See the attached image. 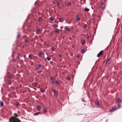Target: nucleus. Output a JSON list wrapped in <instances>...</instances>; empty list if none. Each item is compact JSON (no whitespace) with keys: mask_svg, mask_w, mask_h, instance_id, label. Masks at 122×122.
Segmentation results:
<instances>
[{"mask_svg":"<svg viewBox=\"0 0 122 122\" xmlns=\"http://www.w3.org/2000/svg\"><path fill=\"white\" fill-rule=\"evenodd\" d=\"M9 122H20V121L17 118H15L14 116L11 117L9 119Z\"/></svg>","mask_w":122,"mask_h":122,"instance_id":"1","label":"nucleus"},{"mask_svg":"<svg viewBox=\"0 0 122 122\" xmlns=\"http://www.w3.org/2000/svg\"><path fill=\"white\" fill-rule=\"evenodd\" d=\"M122 106L120 105H118V107L117 108H112L111 110V112H112L114 110H116L118 108H120L122 107Z\"/></svg>","mask_w":122,"mask_h":122,"instance_id":"2","label":"nucleus"},{"mask_svg":"<svg viewBox=\"0 0 122 122\" xmlns=\"http://www.w3.org/2000/svg\"><path fill=\"white\" fill-rule=\"evenodd\" d=\"M103 53V51H101L98 53L97 54V56L98 57H100L102 55Z\"/></svg>","mask_w":122,"mask_h":122,"instance_id":"3","label":"nucleus"},{"mask_svg":"<svg viewBox=\"0 0 122 122\" xmlns=\"http://www.w3.org/2000/svg\"><path fill=\"white\" fill-rule=\"evenodd\" d=\"M101 9H104L105 7V6L104 4L103 3V2H101Z\"/></svg>","mask_w":122,"mask_h":122,"instance_id":"4","label":"nucleus"},{"mask_svg":"<svg viewBox=\"0 0 122 122\" xmlns=\"http://www.w3.org/2000/svg\"><path fill=\"white\" fill-rule=\"evenodd\" d=\"M52 90L55 96H56L58 95L57 92L55 90L53 89Z\"/></svg>","mask_w":122,"mask_h":122,"instance_id":"5","label":"nucleus"},{"mask_svg":"<svg viewBox=\"0 0 122 122\" xmlns=\"http://www.w3.org/2000/svg\"><path fill=\"white\" fill-rule=\"evenodd\" d=\"M41 65L38 64L36 66V68L37 69H39V68H41Z\"/></svg>","mask_w":122,"mask_h":122,"instance_id":"6","label":"nucleus"},{"mask_svg":"<svg viewBox=\"0 0 122 122\" xmlns=\"http://www.w3.org/2000/svg\"><path fill=\"white\" fill-rule=\"evenodd\" d=\"M57 47L56 46H55L51 48V51H55V50L56 48Z\"/></svg>","mask_w":122,"mask_h":122,"instance_id":"7","label":"nucleus"},{"mask_svg":"<svg viewBox=\"0 0 122 122\" xmlns=\"http://www.w3.org/2000/svg\"><path fill=\"white\" fill-rule=\"evenodd\" d=\"M40 32V30L39 29H37L36 31V34H39Z\"/></svg>","mask_w":122,"mask_h":122,"instance_id":"8","label":"nucleus"},{"mask_svg":"<svg viewBox=\"0 0 122 122\" xmlns=\"http://www.w3.org/2000/svg\"><path fill=\"white\" fill-rule=\"evenodd\" d=\"M76 20L78 21H79L80 20V18L79 15H76Z\"/></svg>","mask_w":122,"mask_h":122,"instance_id":"9","label":"nucleus"},{"mask_svg":"<svg viewBox=\"0 0 122 122\" xmlns=\"http://www.w3.org/2000/svg\"><path fill=\"white\" fill-rule=\"evenodd\" d=\"M41 107L40 106H38L37 107V109L38 111H40V110L41 109Z\"/></svg>","mask_w":122,"mask_h":122,"instance_id":"10","label":"nucleus"},{"mask_svg":"<svg viewBox=\"0 0 122 122\" xmlns=\"http://www.w3.org/2000/svg\"><path fill=\"white\" fill-rule=\"evenodd\" d=\"M33 56V55L32 54H31L29 55V57L30 59H32V56Z\"/></svg>","mask_w":122,"mask_h":122,"instance_id":"11","label":"nucleus"},{"mask_svg":"<svg viewBox=\"0 0 122 122\" xmlns=\"http://www.w3.org/2000/svg\"><path fill=\"white\" fill-rule=\"evenodd\" d=\"M65 30L67 31H70V29L69 28H68L67 26H66L65 27Z\"/></svg>","mask_w":122,"mask_h":122,"instance_id":"12","label":"nucleus"},{"mask_svg":"<svg viewBox=\"0 0 122 122\" xmlns=\"http://www.w3.org/2000/svg\"><path fill=\"white\" fill-rule=\"evenodd\" d=\"M47 110V108L46 107H45L44 109L43 112H45V113H46L47 111L46 110Z\"/></svg>","mask_w":122,"mask_h":122,"instance_id":"13","label":"nucleus"},{"mask_svg":"<svg viewBox=\"0 0 122 122\" xmlns=\"http://www.w3.org/2000/svg\"><path fill=\"white\" fill-rule=\"evenodd\" d=\"M117 100L118 102L119 103H120L121 102V101L119 98H117Z\"/></svg>","mask_w":122,"mask_h":122,"instance_id":"14","label":"nucleus"},{"mask_svg":"<svg viewBox=\"0 0 122 122\" xmlns=\"http://www.w3.org/2000/svg\"><path fill=\"white\" fill-rule=\"evenodd\" d=\"M55 32L56 33H58L59 32V31L57 29H55Z\"/></svg>","mask_w":122,"mask_h":122,"instance_id":"15","label":"nucleus"},{"mask_svg":"<svg viewBox=\"0 0 122 122\" xmlns=\"http://www.w3.org/2000/svg\"><path fill=\"white\" fill-rule=\"evenodd\" d=\"M40 113V112H38L34 113V116H36L39 115Z\"/></svg>","mask_w":122,"mask_h":122,"instance_id":"16","label":"nucleus"},{"mask_svg":"<svg viewBox=\"0 0 122 122\" xmlns=\"http://www.w3.org/2000/svg\"><path fill=\"white\" fill-rule=\"evenodd\" d=\"M42 20V18L41 17H39L38 19V21L40 22Z\"/></svg>","mask_w":122,"mask_h":122,"instance_id":"17","label":"nucleus"},{"mask_svg":"<svg viewBox=\"0 0 122 122\" xmlns=\"http://www.w3.org/2000/svg\"><path fill=\"white\" fill-rule=\"evenodd\" d=\"M89 9L87 8H85L84 9V10L85 11H86L87 12H88L89 11Z\"/></svg>","mask_w":122,"mask_h":122,"instance_id":"18","label":"nucleus"},{"mask_svg":"<svg viewBox=\"0 0 122 122\" xmlns=\"http://www.w3.org/2000/svg\"><path fill=\"white\" fill-rule=\"evenodd\" d=\"M0 106L1 107L2 106L4 105V103H3V102H0Z\"/></svg>","mask_w":122,"mask_h":122,"instance_id":"19","label":"nucleus"},{"mask_svg":"<svg viewBox=\"0 0 122 122\" xmlns=\"http://www.w3.org/2000/svg\"><path fill=\"white\" fill-rule=\"evenodd\" d=\"M40 91L41 92H44L43 89L42 88L40 89Z\"/></svg>","mask_w":122,"mask_h":122,"instance_id":"20","label":"nucleus"},{"mask_svg":"<svg viewBox=\"0 0 122 122\" xmlns=\"http://www.w3.org/2000/svg\"><path fill=\"white\" fill-rule=\"evenodd\" d=\"M85 41H81V43L83 45H84L85 43Z\"/></svg>","mask_w":122,"mask_h":122,"instance_id":"21","label":"nucleus"},{"mask_svg":"<svg viewBox=\"0 0 122 122\" xmlns=\"http://www.w3.org/2000/svg\"><path fill=\"white\" fill-rule=\"evenodd\" d=\"M42 55V53L41 52H40L39 54H38V56H41Z\"/></svg>","mask_w":122,"mask_h":122,"instance_id":"22","label":"nucleus"},{"mask_svg":"<svg viewBox=\"0 0 122 122\" xmlns=\"http://www.w3.org/2000/svg\"><path fill=\"white\" fill-rule=\"evenodd\" d=\"M46 58L47 60L48 61H50L51 60V58L50 57H46Z\"/></svg>","mask_w":122,"mask_h":122,"instance_id":"23","label":"nucleus"},{"mask_svg":"<svg viewBox=\"0 0 122 122\" xmlns=\"http://www.w3.org/2000/svg\"><path fill=\"white\" fill-rule=\"evenodd\" d=\"M111 59V58L109 57L107 59V62H109V61H110V60Z\"/></svg>","mask_w":122,"mask_h":122,"instance_id":"24","label":"nucleus"},{"mask_svg":"<svg viewBox=\"0 0 122 122\" xmlns=\"http://www.w3.org/2000/svg\"><path fill=\"white\" fill-rule=\"evenodd\" d=\"M50 19L51 21H52L54 20L53 18L52 17H50Z\"/></svg>","mask_w":122,"mask_h":122,"instance_id":"25","label":"nucleus"},{"mask_svg":"<svg viewBox=\"0 0 122 122\" xmlns=\"http://www.w3.org/2000/svg\"><path fill=\"white\" fill-rule=\"evenodd\" d=\"M60 3L59 2H58L57 3V6L58 7H59L60 5Z\"/></svg>","mask_w":122,"mask_h":122,"instance_id":"26","label":"nucleus"},{"mask_svg":"<svg viewBox=\"0 0 122 122\" xmlns=\"http://www.w3.org/2000/svg\"><path fill=\"white\" fill-rule=\"evenodd\" d=\"M87 26V25L86 24H85L84 25L83 27V28H85Z\"/></svg>","mask_w":122,"mask_h":122,"instance_id":"27","label":"nucleus"},{"mask_svg":"<svg viewBox=\"0 0 122 122\" xmlns=\"http://www.w3.org/2000/svg\"><path fill=\"white\" fill-rule=\"evenodd\" d=\"M51 82L52 84H55V82L53 80V81H51Z\"/></svg>","mask_w":122,"mask_h":122,"instance_id":"28","label":"nucleus"},{"mask_svg":"<svg viewBox=\"0 0 122 122\" xmlns=\"http://www.w3.org/2000/svg\"><path fill=\"white\" fill-rule=\"evenodd\" d=\"M54 28H56L57 27V25H56V24H55L54 25V26H53Z\"/></svg>","mask_w":122,"mask_h":122,"instance_id":"29","label":"nucleus"},{"mask_svg":"<svg viewBox=\"0 0 122 122\" xmlns=\"http://www.w3.org/2000/svg\"><path fill=\"white\" fill-rule=\"evenodd\" d=\"M85 50L84 49H82L81 50V53H83V52Z\"/></svg>","mask_w":122,"mask_h":122,"instance_id":"30","label":"nucleus"},{"mask_svg":"<svg viewBox=\"0 0 122 122\" xmlns=\"http://www.w3.org/2000/svg\"><path fill=\"white\" fill-rule=\"evenodd\" d=\"M14 116H15V117H14L15 118H16L15 117H18V115H17V114L16 113H14Z\"/></svg>","mask_w":122,"mask_h":122,"instance_id":"31","label":"nucleus"},{"mask_svg":"<svg viewBox=\"0 0 122 122\" xmlns=\"http://www.w3.org/2000/svg\"><path fill=\"white\" fill-rule=\"evenodd\" d=\"M67 4L68 5L70 6L71 5V3L70 2H68V3Z\"/></svg>","mask_w":122,"mask_h":122,"instance_id":"32","label":"nucleus"},{"mask_svg":"<svg viewBox=\"0 0 122 122\" xmlns=\"http://www.w3.org/2000/svg\"><path fill=\"white\" fill-rule=\"evenodd\" d=\"M70 77L67 76V80H69L70 79Z\"/></svg>","mask_w":122,"mask_h":122,"instance_id":"33","label":"nucleus"},{"mask_svg":"<svg viewBox=\"0 0 122 122\" xmlns=\"http://www.w3.org/2000/svg\"><path fill=\"white\" fill-rule=\"evenodd\" d=\"M56 83L58 85H59L60 84V83L58 82V81H56Z\"/></svg>","mask_w":122,"mask_h":122,"instance_id":"34","label":"nucleus"},{"mask_svg":"<svg viewBox=\"0 0 122 122\" xmlns=\"http://www.w3.org/2000/svg\"><path fill=\"white\" fill-rule=\"evenodd\" d=\"M37 85V83H34V86L35 87H36Z\"/></svg>","mask_w":122,"mask_h":122,"instance_id":"35","label":"nucleus"},{"mask_svg":"<svg viewBox=\"0 0 122 122\" xmlns=\"http://www.w3.org/2000/svg\"><path fill=\"white\" fill-rule=\"evenodd\" d=\"M25 42L26 43H28V39H26L25 40Z\"/></svg>","mask_w":122,"mask_h":122,"instance_id":"36","label":"nucleus"},{"mask_svg":"<svg viewBox=\"0 0 122 122\" xmlns=\"http://www.w3.org/2000/svg\"><path fill=\"white\" fill-rule=\"evenodd\" d=\"M51 81H53L54 80V78L53 77H51Z\"/></svg>","mask_w":122,"mask_h":122,"instance_id":"37","label":"nucleus"},{"mask_svg":"<svg viewBox=\"0 0 122 122\" xmlns=\"http://www.w3.org/2000/svg\"><path fill=\"white\" fill-rule=\"evenodd\" d=\"M16 105L17 106H18L19 105V104L18 102H17L16 103Z\"/></svg>","mask_w":122,"mask_h":122,"instance_id":"38","label":"nucleus"},{"mask_svg":"<svg viewBox=\"0 0 122 122\" xmlns=\"http://www.w3.org/2000/svg\"><path fill=\"white\" fill-rule=\"evenodd\" d=\"M8 78H11V76L10 75H9L8 76Z\"/></svg>","mask_w":122,"mask_h":122,"instance_id":"39","label":"nucleus"},{"mask_svg":"<svg viewBox=\"0 0 122 122\" xmlns=\"http://www.w3.org/2000/svg\"><path fill=\"white\" fill-rule=\"evenodd\" d=\"M20 36V34H19L17 36V38H18Z\"/></svg>","mask_w":122,"mask_h":122,"instance_id":"40","label":"nucleus"},{"mask_svg":"<svg viewBox=\"0 0 122 122\" xmlns=\"http://www.w3.org/2000/svg\"><path fill=\"white\" fill-rule=\"evenodd\" d=\"M9 84H11V81H9Z\"/></svg>","mask_w":122,"mask_h":122,"instance_id":"41","label":"nucleus"},{"mask_svg":"<svg viewBox=\"0 0 122 122\" xmlns=\"http://www.w3.org/2000/svg\"><path fill=\"white\" fill-rule=\"evenodd\" d=\"M37 1H36V2H35V5H37Z\"/></svg>","mask_w":122,"mask_h":122,"instance_id":"42","label":"nucleus"},{"mask_svg":"<svg viewBox=\"0 0 122 122\" xmlns=\"http://www.w3.org/2000/svg\"><path fill=\"white\" fill-rule=\"evenodd\" d=\"M59 20H63V19L61 18H60L59 19Z\"/></svg>","mask_w":122,"mask_h":122,"instance_id":"43","label":"nucleus"},{"mask_svg":"<svg viewBox=\"0 0 122 122\" xmlns=\"http://www.w3.org/2000/svg\"><path fill=\"white\" fill-rule=\"evenodd\" d=\"M46 46L48 47H49V45L48 44H47Z\"/></svg>","mask_w":122,"mask_h":122,"instance_id":"44","label":"nucleus"},{"mask_svg":"<svg viewBox=\"0 0 122 122\" xmlns=\"http://www.w3.org/2000/svg\"><path fill=\"white\" fill-rule=\"evenodd\" d=\"M72 37L73 38H74L75 37V36L74 35H73Z\"/></svg>","mask_w":122,"mask_h":122,"instance_id":"45","label":"nucleus"},{"mask_svg":"<svg viewBox=\"0 0 122 122\" xmlns=\"http://www.w3.org/2000/svg\"><path fill=\"white\" fill-rule=\"evenodd\" d=\"M89 36H88L87 37V39H89Z\"/></svg>","mask_w":122,"mask_h":122,"instance_id":"46","label":"nucleus"},{"mask_svg":"<svg viewBox=\"0 0 122 122\" xmlns=\"http://www.w3.org/2000/svg\"><path fill=\"white\" fill-rule=\"evenodd\" d=\"M59 57H61V55H59Z\"/></svg>","mask_w":122,"mask_h":122,"instance_id":"47","label":"nucleus"},{"mask_svg":"<svg viewBox=\"0 0 122 122\" xmlns=\"http://www.w3.org/2000/svg\"><path fill=\"white\" fill-rule=\"evenodd\" d=\"M121 28L122 29V23L121 25Z\"/></svg>","mask_w":122,"mask_h":122,"instance_id":"48","label":"nucleus"},{"mask_svg":"<svg viewBox=\"0 0 122 122\" xmlns=\"http://www.w3.org/2000/svg\"><path fill=\"white\" fill-rule=\"evenodd\" d=\"M16 57L18 59H19V56H17Z\"/></svg>","mask_w":122,"mask_h":122,"instance_id":"49","label":"nucleus"},{"mask_svg":"<svg viewBox=\"0 0 122 122\" xmlns=\"http://www.w3.org/2000/svg\"><path fill=\"white\" fill-rule=\"evenodd\" d=\"M99 103V102L98 101L97 102V104L98 105V103Z\"/></svg>","mask_w":122,"mask_h":122,"instance_id":"50","label":"nucleus"},{"mask_svg":"<svg viewBox=\"0 0 122 122\" xmlns=\"http://www.w3.org/2000/svg\"><path fill=\"white\" fill-rule=\"evenodd\" d=\"M79 55H77V57H79Z\"/></svg>","mask_w":122,"mask_h":122,"instance_id":"51","label":"nucleus"},{"mask_svg":"<svg viewBox=\"0 0 122 122\" xmlns=\"http://www.w3.org/2000/svg\"><path fill=\"white\" fill-rule=\"evenodd\" d=\"M61 29H62V27H61Z\"/></svg>","mask_w":122,"mask_h":122,"instance_id":"52","label":"nucleus"},{"mask_svg":"<svg viewBox=\"0 0 122 122\" xmlns=\"http://www.w3.org/2000/svg\"><path fill=\"white\" fill-rule=\"evenodd\" d=\"M61 29H62V27H61Z\"/></svg>","mask_w":122,"mask_h":122,"instance_id":"53","label":"nucleus"}]
</instances>
